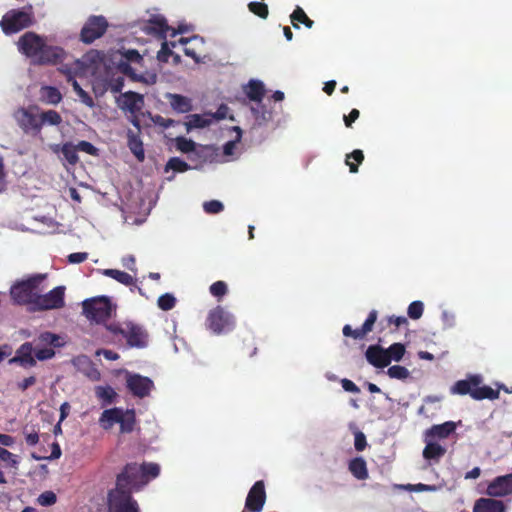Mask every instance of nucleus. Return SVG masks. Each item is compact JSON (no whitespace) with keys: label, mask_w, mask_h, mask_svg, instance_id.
Here are the masks:
<instances>
[{"label":"nucleus","mask_w":512,"mask_h":512,"mask_svg":"<svg viewBox=\"0 0 512 512\" xmlns=\"http://www.w3.org/2000/svg\"><path fill=\"white\" fill-rule=\"evenodd\" d=\"M234 317L221 306H217L209 312L207 326L215 334L226 333L234 328Z\"/></svg>","instance_id":"obj_9"},{"label":"nucleus","mask_w":512,"mask_h":512,"mask_svg":"<svg viewBox=\"0 0 512 512\" xmlns=\"http://www.w3.org/2000/svg\"><path fill=\"white\" fill-rule=\"evenodd\" d=\"M456 429V424L453 421H447L442 424L433 425L425 432L426 438L429 439H445Z\"/></svg>","instance_id":"obj_20"},{"label":"nucleus","mask_w":512,"mask_h":512,"mask_svg":"<svg viewBox=\"0 0 512 512\" xmlns=\"http://www.w3.org/2000/svg\"><path fill=\"white\" fill-rule=\"evenodd\" d=\"M367 446L366 436L363 432L357 431L355 433L354 447L357 451H363Z\"/></svg>","instance_id":"obj_55"},{"label":"nucleus","mask_w":512,"mask_h":512,"mask_svg":"<svg viewBox=\"0 0 512 512\" xmlns=\"http://www.w3.org/2000/svg\"><path fill=\"white\" fill-rule=\"evenodd\" d=\"M482 381V376L478 374L469 375L466 379L456 381L450 388V392L454 395H470L472 399L477 401L498 399L499 389H493L486 385L480 386Z\"/></svg>","instance_id":"obj_2"},{"label":"nucleus","mask_w":512,"mask_h":512,"mask_svg":"<svg viewBox=\"0 0 512 512\" xmlns=\"http://www.w3.org/2000/svg\"><path fill=\"white\" fill-rule=\"evenodd\" d=\"M407 489L409 491H413V492H433V491H436V486L418 483V484H409L407 486Z\"/></svg>","instance_id":"obj_54"},{"label":"nucleus","mask_w":512,"mask_h":512,"mask_svg":"<svg viewBox=\"0 0 512 512\" xmlns=\"http://www.w3.org/2000/svg\"><path fill=\"white\" fill-rule=\"evenodd\" d=\"M266 502L264 481H256L250 488L242 512H261Z\"/></svg>","instance_id":"obj_12"},{"label":"nucleus","mask_w":512,"mask_h":512,"mask_svg":"<svg viewBox=\"0 0 512 512\" xmlns=\"http://www.w3.org/2000/svg\"><path fill=\"white\" fill-rule=\"evenodd\" d=\"M157 304L161 310L169 311L175 307L176 298L170 293H165L158 298Z\"/></svg>","instance_id":"obj_45"},{"label":"nucleus","mask_w":512,"mask_h":512,"mask_svg":"<svg viewBox=\"0 0 512 512\" xmlns=\"http://www.w3.org/2000/svg\"><path fill=\"white\" fill-rule=\"evenodd\" d=\"M123 108L127 109L130 113L136 114L144 105V98L141 94L129 91L123 95Z\"/></svg>","instance_id":"obj_23"},{"label":"nucleus","mask_w":512,"mask_h":512,"mask_svg":"<svg viewBox=\"0 0 512 512\" xmlns=\"http://www.w3.org/2000/svg\"><path fill=\"white\" fill-rule=\"evenodd\" d=\"M62 122L61 115L55 110L44 111L39 119L34 117V133L39 132L43 125H59Z\"/></svg>","instance_id":"obj_24"},{"label":"nucleus","mask_w":512,"mask_h":512,"mask_svg":"<svg viewBox=\"0 0 512 512\" xmlns=\"http://www.w3.org/2000/svg\"><path fill=\"white\" fill-rule=\"evenodd\" d=\"M97 355H103L105 359L115 361L119 358V354L108 349H102L97 352Z\"/></svg>","instance_id":"obj_64"},{"label":"nucleus","mask_w":512,"mask_h":512,"mask_svg":"<svg viewBox=\"0 0 512 512\" xmlns=\"http://www.w3.org/2000/svg\"><path fill=\"white\" fill-rule=\"evenodd\" d=\"M360 112L358 109H352L348 115H344L343 120L345 126L350 128L352 124L359 118Z\"/></svg>","instance_id":"obj_58"},{"label":"nucleus","mask_w":512,"mask_h":512,"mask_svg":"<svg viewBox=\"0 0 512 512\" xmlns=\"http://www.w3.org/2000/svg\"><path fill=\"white\" fill-rule=\"evenodd\" d=\"M65 306V287L57 286L48 293L34 292V311L61 309Z\"/></svg>","instance_id":"obj_8"},{"label":"nucleus","mask_w":512,"mask_h":512,"mask_svg":"<svg viewBox=\"0 0 512 512\" xmlns=\"http://www.w3.org/2000/svg\"><path fill=\"white\" fill-rule=\"evenodd\" d=\"M160 473L156 463H128L116 477L115 485L136 492L141 490L151 479Z\"/></svg>","instance_id":"obj_1"},{"label":"nucleus","mask_w":512,"mask_h":512,"mask_svg":"<svg viewBox=\"0 0 512 512\" xmlns=\"http://www.w3.org/2000/svg\"><path fill=\"white\" fill-rule=\"evenodd\" d=\"M176 147L183 153H189L195 150V142L185 137H178L176 140Z\"/></svg>","instance_id":"obj_51"},{"label":"nucleus","mask_w":512,"mask_h":512,"mask_svg":"<svg viewBox=\"0 0 512 512\" xmlns=\"http://www.w3.org/2000/svg\"><path fill=\"white\" fill-rule=\"evenodd\" d=\"M388 323L393 324L395 327L398 328L402 325H407L408 320L404 316H394L393 315V316L388 317Z\"/></svg>","instance_id":"obj_62"},{"label":"nucleus","mask_w":512,"mask_h":512,"mask_svg":"<svg viewBox=\"0 0 512 512\" xmlns=\"http://www.w3.org/2000/svg\"><path fill=\"white\" fill-rule=\"evenodd\" d=\"M83 314L96 323L106 322L112 314V305L105 296L86 299L82 302Z\"/></svg>","instance_id":"obj_5"},{"label":"nucleus","mask_w":512,"mask_h":512,"mask_svg":"<svg viewBox=\"0 0 512 512\" xmlns=\"http://www.w3.org/2000/svg\"><path fill=\"white\" fill-rule=\"evenodd\" d=\"M173 170L175 172H185L190 169V166L188 163H186L184 160L180 159L179 157H172L168 160L165 170Z\"/></svg>","instance_id":"obj_42"},{"label":"nucleus","mask_w":512,"mask_h":512,"mask_svg":"<svg viewBox=\"0 0 512 512\" xmlns=\"http://www.w3.org/2000/svg\"><path fill=\"white\" fill-rule=\"evenodd\" d=\"M10 363H16L23 367L32 365V342H25L16 351L15 356L10 359Z\"/></svg>","instance_id":"obj_25"},{"label":"nucleus","mask_w":512,"mask_h":512,"mask_svg":"<svg viewBox=\"0 0 512 512\" xmlns=\"http://www.w3.org/2000/svg\"><path fill=\"white\" fill-rule=\"evenodd\" d=\"M386 352L388 355V358L391 361L399 362L402 360L406 349L405 346L402 343H393L388 348H386Z\"/></svg>","instance_id":"obj_40"},{"label":"nucleus","mask_w":512,"mask_h":512,"mask_svg":"<svg viewBox=\"0 0 512 512\" xmlns=\"http://www.w3.org/2000/svg\"><path fill=\"white\" fill-rule=\"evenodd\" d=\"M342 332L345 337H352L354 339H363L359 328L352 329V327L348 324L343 327Z\"/></svg>","instance_id":"obj_59"},{"label":"nucleus","mask_w":512,"mask_h":512,"mask_svg":"<svg viewBox=\"0 0 512 512\" xmlns=\"http://www.w3.org/2000/svg\"><path fill=\"white\" fill-rule=\"evenodd\" d=\"M64 57L62 48L46 45L43 38L34 33V63L55 65L62 62Z\"/></svg>","instance_id":"obj_6"},{"label":"nucleus","mask_w":512,"mask_h":512,"mask_svg":"<svg viewBox=\"0 0 512 512\" xmlns=\"http://www.w3.org/2000/svg\"><path fill=\"white\" fill-rule=\"evenodd\" d=\"M170 45L172 47L175 46V42H167V41H164L161 45V49L158 51L157 53V59L160 61V62H168L169 60V57L173 55V52L172 50L170 49Z\"/></svg>","instance_id":"obj_50"},{"label":"nucleus","mask_w":512,"mask_h":512,"mask_svg":"<svg viewBox=\"0 0 512 512\" xmlns=\"http://www.w3.org/2000/svg\"><path fill=\"white\" fill-rule=\"evenodd\" d=\"M108 22L103 16H91L81 29L80 39L83 43L91 44L104 35Z\"/></svg>","instance_id":"obj_11"},{"label":"nucleus","mask_w":512,"mask_h":512,"mask_svg":"<svg viewBox=\"0 0 512 512\" xmlns=\"http://www.w3.org/2000/svg\"><path fill=\"white\" fill-rule=\"evenodd\" d=\"M57 496L53 491H45L42 494H40L37 498L38 504L44 507L52 506L56 503Z\"/></svg>","instance_id":"obj_48"},{"label":"nucleus","mask_w":512,"mask_h":512,"mask_svg":"<svg viewBox=\"0 0 512 512\" xmlns=\"http://www.w3.org/2000/svg\"><path fill=\"white\" fill-rule=\"evenodd\" d=\"M209 291L214 297L221 298L227 294L228 287L224 281L219 280L210 286Z\"/></svg>","instance_id":"obj_49"},{"label":"nucleus","mask_w":512,"mask_h":512,"mask_svg":"<svg viewBox=\"0 0 512 512\" xmlns=\"http://www.w3.org/2000/svg\"><path fill=\"white\" fill-rule=\"evenodd\" d=\"M249 10L262 19H266L269 14L268 6L262 2H250L248 4Z\"/></svg>","instance_id":"obj_46"},{"label":"nucleus","mask_w":512,"mask_h":512,"mask_svg":"<svg viewBox=\"0 0 512 512\" xmlns=\"http://www.w3.org/2000/svg\"><path fill=\"white\" fill-rule=\"evenodd\" d=\"M169 99L171 107L179 113H187L192 108L190 100L183 95L170 94Z\"/></svg>","instance_id":"obj_33"},{"label":"nucleus","mask_w":512,"mask_h":512,"mask_svg":"<svg viewBox=\"0 0 512 512\" xmlns=\"http://www.w3.org/2000/svg\"><path fill=\"white\" fill-rule=\"evenodd\" d=\"M31 22L32 19L29 13L19 9H12L3 15L0 20V27L6 35H11L29 27Z\"/></svg>","instance_id":"obj_7"},{"label":"nucleus","mask_w":512,"mask_h":512,"mask_svg":"<svg viewBox=\"0 0 512 512\" xmlns=\"http://www.w3.org/2000/svg\"><path fill=\"white\" fill-rule=\"evenodd\" d=\"M203 209L207 214H217L223 211L224 205L218 200H210L203 204Z\"/></svg>","instance_id":"obj_52"},{"label":"nucleus","mask_w":512,"mask_h":512,"mask_svg":"<svg viewBox=\"0 0 512 512\" xmlns=\"http://www.w3.org/2000/svg\"><path fill=\"white\" fill-rule=\"evenodd\" d=\"M348 470L358 480H366L369 477L366 461L362 457L351 459L348 463Z\"/></svg>","instance_id":"obj_28"},{"label":"nucleus","mask_w":512,"mask_h":512,"mask_svg":"<svg viewBox=\"0 0 512 512\" xmlns=\"http://www.w3.org/2000/svg\"><path fill=\"white\" fill-rule=\"evenodd\" d=\"M87 258H88V253L75 252V253H71L68 256V261H69V263H72V264H80V263L86 261Z\"/></svg>","instance_id":"obj_57"},{"label":"nucleus","mask_w":512,"mask_h":512,"mask_svg":"<svg viewBox=\"0 0 512 512\" xmlns=\"http://www.w3.org/2000/svg\"><path fill=\"white\" fill-rule=\"evenodd\" d=\"M53 152L61 153L64 159L72 166L76 165L79 161L77 148L71 142H66L63 145H54Z\"/></svg>","instance_id":"obj_27"},{"label":"nucleus","mask_w":512,"mask_h":512,"mask_svg":"<svg viewBox=\"0 0 512 512\" xmlns=\"http://www.w3.org/2000/svg\"><path fill=\"white\" fill-rule=\"evenodd\" d=\"M6 189V172L3 158L0 157V193Z\"/></svg>","instance_id":"obj_63"},{"label":"nucleus","mask_w":512,"mask_h":512,"mask_svg":"<svg viewBox=\"0 0 512 512\" xmlns=\"http://www.w3.org/2000/svg\"><path fill=\"white\" fill-rule=\"evenodd\" d=\"M364 161V153L360 149H355L346 155L345 164L349 167L351 173L358 172V165Z\"/></svg>","instance_id":"obj_37"},{"label":"nucleus","mask_w":512,"mask_h":512,"mask_svg":"<svg viewBox=\"0 0 512 512\" xmlns=\"http://www.w3.org/2000/svg\"><path fill=\"white\" fill-rule=\"evenodd\" d=\"M136 422L134 410H126L122 414V419L119 421L121 433H131L134 430Z\"/></svg>","instance_id":"obj_38"},{"label":"nucleus","mask_w":512,"mask_h":512,"mask_svg":"<svg viewBox=\"0 0 512 512\" xmlns=\"http://www.w3.org/2000/svg\"><path fill=\"white\" fill-rule=\"evenodd\" d=\"M426 446L423 450V457L426 460H439L446 453L445 447L433 442V439L426 438Z\"/></svg>","instance_id":"obj_30"},{"label":"nucleus","mask_w":512,"mask_h":512,"mask_svg":"<svg viewBox=\"0 0 512 512\" xmlns=\"http://www.w3.org/2000/svg\"><path fill=\"white\" fill-rule=\"evenodd\" d=\"M378 318V312L376 310H371L367 319L359 328L362 337L364 338L368 333H370L373 330L374 324L377 321Z\"/></svg>","instance_id":"obj_44"},{"label":"nucleus","mask_w":512,"mask_h":512,"mask_svg":"<svg viewBox=\"0 0 512 512\" xmlns=\"http://www.w3.org/2000/svg\"><path fill=\"white\" fill-rule=\"evenodd\" d=\"M0 460L11 465L16 463L14 460V455L2 447H0Z\"/></svg>","instance_id":"obj_61"},{"label":"nucleus","mask_w":512,"mask_h":512,"mask_svg":"<svg viewBox=\"0 0 512 512\" xmlns=\"http://www.w3.org/2000/svg\"><path fill=\"white\" fill-rule=\"evenodd\" d=\"M123 412V409L117 407L104 410L99 418L101 427L106 430L112 428L122 419Z\"/></svg>","instance_id":"obj_26"},{"label":"nucleus","mask_w":512,"mask_h":512,"mask_svg":"<svg viewBox=\"0 0 512 512\" xmlns=\"http://www.w3.org/2000/svg\"><path fill=\"white\" fill-rule=\"evenodd\" d=\"M486 494L490 498L504 497L512 494V473L493 479L487 486Z\"/></svg>","instance_id":"obj_15"},{"label":"nucleus","mask_w":512,"mask_h":512,"mask_svg":"<svg viewBox=\"0 0 512 512\" xmlns=\"http://www.w3.org/2000/svg\"><path fill=\"white\" fill-rule=\"evenodd\" d=\"M423 311H424V305L421 301H413L412 303H410V305L408 306V316L413 319V320H417L419 319L422 314H423Z\"/></svg>","instance_id":"obj_47"},{"label":"nucleus","mask_w":512,"mask_h":512,"mask_svg":"<svg viewBox=\"0 0 512 512\" xmlns=\"http://www.w3.org/2000/svg\"><path fill=\"white\" fill-rule=\"evenodd\" d=\"M67 81L71 83L74 92L79 96L82 103H84L86 106L90 108L94 107L95 103L93 98L80 86V84L71 75V73L68 74Z\"/></svg>","instance_id":"obj_34"},{"label":"nucleus","mask_w":512,"mask_h":512,"mask_svg":"<svg viewBox=\"0 0 512 512\" xmlns=\"http://www.w3.org/2000/svg\"><path fill=\"white\" fill-rule=\"evenodd\" d=\"M77 148V151L85 152L92 156L98 155V149L90 142L82 140L79 141L77 145H75Z\"/></svg>","instance_id":"obj_53"},{"label":"nucleus","mask_w":512,"mask_h":512,"mask_svg":"<svg viewBox=\"0 0 512 512\" xmlns=\"http://www.w3.org/2000/svg\"><path fill=\"white\" fill-rule=\"evenodd\" d=\"M120 54L121 57L116 62L117 69L134 80H140L131 66V63H141L143 61V57L140 53L136 49H128L124 52H120Z\"/></svg>","instance_id":"obj_13"},{"label":"nucleus","mask_w":512,"mask_h":512,"mask_svg":"<svg viewBox=\"0 0 512 512\" xmlns=\"http://www.w3.org/2000/svg\"><path fill=\"white\" fill-rule=\"evenodd\" d=\"M131 490L115 485L107 494L108 512H140Z\"/></svg>","instance_id":"obj_4"},{"label":"nucleus","mask_w":512,"mask_h":512,"mask_svg":"<svg viewBox=\"0 0 512 512\" xmlns=\"http://www.w3.org/2000/svg\"><path fill=\"white\" fill-rule=\"evenodd\" d=\"M503 501L490 497H481L474 502L472 512H506Z\"/></svg>","instance_id":"obj_19"},{"label":"nucleus","mask_w":512,"mask_h":512,"mask_svg":"<svg viewBox=\"0 0 512 512\" xmlns=\"http://www.w3.org/2000/svg\"><path fill=\"white\" fill-rule=\"evenodd\" d=\"M95 396L101 401V404L104 407L114 403L118 395L111 386L107 385L96 386Z\"/></svg>","instance_id":"obj_32"},{"label":"nucleus","mask_w":512,"mask_h":512,"mask_svg":"<svg viewBox=\"0 0 512 512\" xmlns=\"http://www.w3.org/2000/svg\"><path fill=\"white\" fill-rule=\"evenodd\" d=\"M152 387L153 381L148 377L134 374L127 378V388L134 396L143 398L150 393Z\"/></svg>","instance_id":"obj_16"},{"label":"nucleus","mask_w":512,"mask_h":512,"mask_svg":"<svg viewBox=\"0 0 512 512\" xmlns=\"http://www.w3.org/2000/svg\"><path fill=\"white\" fill-rule=\"evenodd\" d=\"M13 118L17 125L23 130L24 133H29L32 130V106L19 107L13 113Z\"/></svg>","instance_id":"obj_21"},{"label":"nucleus","mask_w":512,"mask_h":512,"mask_svg":"<svg viewBox=\"0 0 512 512\" xmlns=\"http://www.w3.org/2000/svg\"><path fill=\"white\" fill-rule=\"evenodd\" d=\"M61 337L51 332L41 333L39 336V345L34 348V358L40 361L48 360L54 357V348L63 346Z\"/></svg>","instance_id":"obj_10"},{"label":"nucleus","mask_w":512,"mask_h":512,"mask_svg":"<svg viewBox=\"0 0 512 512\" xmlns=\"http://www.w3.org/2000/svg\"><path fill=\"white\" fill-rule=\"evenodd\" d=\"M142 30L148 35L165 39L169 26L163 16L156 15L144 23Z\"/></svg>","instance_id":"obj_18"},{"label":"nucleus","mask_w":512,"mask_h":512,"mask_svg":"<svg viewBox=\"0 0 512 512\" xmlns=\"http://www.w3.org/2000/svg\"><path fill=\"white\" fill-rule=\"evenodd\" d=\"M39 99L45 104L56 105L62 100V94L53 86H43L39 91Z\"/></svg>","instance_id":"obj_31"},{"label":"nucleus","mask_w":512,"mask_h":512,"mask_svg":"<svg viewBox=\"0 0 512 512\" xmlns=\"http://www.w3.org/2000/svg\"><path fill=\"white\" fill-rule=\"evenodd\" d=\"M290 18H291V23L293 25L294 28L298 29L299 28V24L298 23H302L303 25H305L307 28H312L313 24H314V21L311 20L307 14L305 13V11L297 6L293 13L290 15Z\"/></svg>","instance_id":"obj_36"},{"label":"nucleus","mask_w":512,"mask_h":512,"mask_svg":"<svg viewBox=\"0 0 512 512\" xmlns=\"http://www.w3.org/2000/svg\"><path fill=\"white\" fill-rule=\"evenodd\" d=\"M106 329L115 336L126 339L129 347L145 348L148 344L149 334L140 324L133 321L111 322L105 325Z\"/></svg>","instance_id":"obj_3"},{"label":"nucleus","mask_w":512,"mask_h":512,"mask_svg":"<svg viewBox=\"0 0 512 512\" xmlns=\"http://www.w3.org/2000/svg\"><path fill=\"white\" fill-rule=\"evenodd\" d=\"M387 375L392 379L405 380L410 376V372L404 366L393 365L388 368Z\"/></svg>","instance_id":"obj_43"},{"label":"nucleus","mask_w":512,"mask_h":512,"mask_svg":"<svg viewBox=\"0 0 512 512\" xmlns=\"http://www.w3.org/2000/svg\"><path fill=\"white\" fill-rule=\"evenodd\" d=\"M151 119L155 125H158L165 129L174 125V120L170 118H164L161 115H155Z\"/></svg>","instance_id":"obj_56"},{"label":"nucleus","mask_w":512,"mask_h":512,"mask_svg":"<svg viewBox=\"0 0 512 512\" xmlns=\"http://www.w3.org/2000/svg\"><path fill=\"white\" fill-rule=\"evenodd\" d=\"M187 118L188 121L186 122V126L188 131L195 128H204L210 124L208 119L199 114H192Z\"/></svg>","instance_id":"obj_41"},{"label":"nucleus","mask_w":512,"mask_h":512,"mask_svg":"<svg viewBox=\"0 0 512 512\" xmlns=\"http://www.w3.org/2000/svg\"><path fill=\"white\" fill-rule=\"evenodd\" d=\"M127 145L131 153L135 156V158L139 162H143L145 159V151L139 133H135L132 130H128Z\"/></svg>","instance_id":"obj_22"},{"label":"nucleus","mask_w":512,"mask_h":512,"mask_svg":"<svg viewBox=\"0 0 512 512\" xmlns=\"http://www.w3.org/2000/svg\"><path fill=\"white\" fill-rule=\"evenodd\" d=\"M244 92L251 101L261 102L265 95V87L261 81L251 79L244 87Z\"/></svg>","instance_id":"obj_29"},{"label":"nucleus","mask_w":512,"mask_h":512,"mask_svg":"<svg viewBox=\"0 0 512 512\" xmlns=\"http://www.w3.org/2000/svg\"><path fill=\"white\" fill-rule=\"evenodd\" d=\"M103 274L126 286H132L135 284V279L127 272L121 270L105 269Z\"/></svg>","instance_id":"obj_35"},{"label":"nucleus","mask_w":512,"mask_h":512,"mask_svg":"<svg viewBox=\"0 0 512 512\" xmlns=\"http://www.w3.org/2000/svg\"><path fill=\"white\" fill-rule=\"evenodd\" d=\"M365 357L368 363L376 368L382 369L390 364L386 349L378 344L370 345L365 352Z\"/></svg>","instance_id":"obj_17"},{"label":"nucleus","mask_w":512,"mask_h":512,"mask_svg":"<svg viewBox=\"0 0 512 512\" xmlns=\"http://www.w3.org/2000/svg\"><path fill=\"white\" fill-rule=\"evenodd\" d=\"M18 50L26 57H32V31H27L17 42Z\"/></svg>","instance_id":"obj_39"},{"label":"nucleus","mask_w":512,"mask_h":512,"mask_svg":"<svg viewBox=\"0 0 512 512\" xmlns=\"http://www.w3.org/2000/svg\"><path fill=\"white\" fill-rule=\"evenodd\" d=\"M10 295L13 301L17 304H30L32 303V276L16 282L10 289Z\"/></svg>","instance_id":"obj_14"},{"label":"nucleus","mask_w":512,"mask_h":512,"mask_svg":"<svg viewBox=\"0 0 512 512\" xmlns=\"http://www.w3.org/2000/svg\"><path fill=\"white\" fill-rule=\"evenodd\" d=\"M341 386L347 392H351V393H359L360 392L359 387L353 381H351L347 378H344L341 380Z\"/></svg>","instance_id":"obj_60"}]
</instances>
